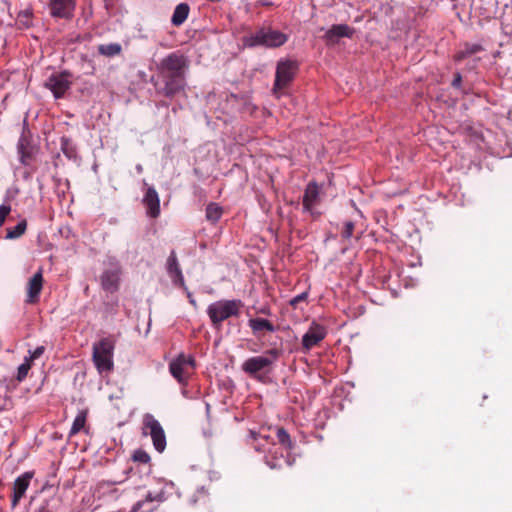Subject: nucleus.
<instances>
[{"instance_id": "nucleus-1", "label": "nucleus", "mask_w": 512, "mask_h": 512, "mask_svg": "<svg viewBox=\"0 0 512 512\" xmlns=\"http://www.w3.org/2000/svg\"><path fill=\"white\" fill-rule=\"evenodd\" d=\"M280 355L281 351L279 349L266 350L263 355L246 359L242 363V371L254 379L263 381L264 377L272 371L273 365Z\"/></svg>"}, {"instance_id": "nucleus-2", "label": "nucleus", "mask_w": 512, "mask_h": 512, "mask_svg": "<svg viewBox=\"0 0 512 512\" xmlns=\"http://www.w3.org/2000/svg\"><path fill=\"white\" fill-rule=\"evenodd\" d=\"M243 302L239 299H222L211 303L207 307V315L216 329H220L224 321L231 317H239Z\"/></svg>"}, {"instance_id": "nucleus-3", "label": "nucleus", "mask_w": 512, "mask_h": 512, "mask_svg": "<svg viewBox=\"0 0 512 512\" xmlns=\"http://www.w3.org/2000/svg\"><path fill=\"white\" fill-rule=\"evenodd\" d=\"M115 344L116 339L112 335L102 338L93 344L92 360L100 373L113 370Z\"/></svg>"}, {"instance_id": "nucleus-4", "label": "nucleus", "mask_w": 512, "mask_h": 512, "mask_svg": "<svg viewBox=\"0 0 512 512\" xmlns=\"http://www.w3.org/2000/svg\"><path fill=\"white\" fill-rule=\"evenodd\" d=\"M298 68L299 66L297 61L291 59L278 61L275 72V81L272 88L274 96L279 98L281 92L289 87L297 74Z\"/></svg>"}, {"instance_id": "nucleus-5", "label": "nucleus", "mask_w": 512, "mask_h": 512, "mask_svg": "<svg viewBox=\"0 0 512 512\" xmlns=\"http://www.w3.org/2000/svg\"><path fill=\"white\" fill-rule=\"evenodd\" d=\"M287 40L288 36L278 30L261 28L247 37L245 44L249 47L265 46L267 48H277L284 45Z\"/></svg>"}, {"instance_id": "nucleus-6", "label": "nucleus", "mask_w": 512, "mask_h": 512, "mask_svg": "<svg viewBox=\"0 0 512 512\" xmlns=\"http://www.w3.org/2000/svg\"><path fill=\"white\" fill-rule=\"evenodd\" d=\"M155 92L159 96L173 99L176 95L185 91L186 79H180L169 75L157 73L156 77L151 78Z\"/></svg>"}, {"instance_id": "nucleus-7", "label": "nucleus", "mask_w": 512, "mask_h": 512, "mask_svg": "<svg viewBox=\"0 0 512 512\" xmlns=\"http://www.w3.org/2000/svg\"><path fill=\"white\" fill-rule=\"evenodd\" d=\"M188 66L189 61L186 56L179 52H172L161 59L157 65V71L164 75L186 79Z\"/></svg>"}, {"instance_id": "nucleus-8", "label": "nucleus", "mask_w": 512, "mask_h": 512, "mask_svg": "<svg viewBox=\"0 0 512 512\" xmlns=\"http://www.w3.org/2000/svg\"><path fill=\"white\" fill-rule=\"evenodd\" d=\"M142 425L143 435H149L154 448L162 453L166 448V435L159 421L152 414L146 413L143 415Z\"/></svg>"}, {"instance_id": "nucleus-9", "label": "nucleus", "mask_w": 512, "mask_h": 512, "mask_svg": "<svg viewBox=\"0 0 512 512\" xmlns=\"http://www.w3.org/2000/svg\"><path fill=\"white\" fill-rule=\"evenodd\" d=\"M195 369V360L190 355L179 354L169 364V370L172 376L181 384L187 382V379Z\"/></svg>"}, {"instance_id": "nucleus-10", "label": "nucleus", "mask_w": 512, "mask_h": 512, "mask_svg": "<svg viewBox=\"0 0 512 512\" xmlns=\"http://www.w3.org/2000/svg\"><path fill=\"white\" fill-rule=\"evenodd\" d=\"M272 430V426H262L258 431L249 430L247 443L259 453L268 451L269 446L275 445Z\"/></svg>"}, {"instance_id": "nucleus-11", "label": "nucleus", "mask_w": 512, "mask_h": 512, "mask_svg": "<svg viewBox=\"0 0 512 512\" xmlns=\"http://www.w3.org/2000/svg\"><path fill=\"white\" fill-rule=\"evenodd\" d=\"M72 77L73 75L69 71L54 73L47 79L45 87L51 90L56 99H60L70 89Z\"/></svg>"}, {"instance_id": "nucleus-12", "label": "nucleus", "mask_w": 512, "mask_h": 512, "mask_svg": "<svg viewBox=\"0 0 512 512\" xmlns=\"http://www.w3.org/2000/svg\"><path fill=\"white\" fill-rule=\"evenodd\" d=\"M17 151L20 155V162L23 165H29L30 160L38 152V147L34 144L30 131L23 128L17 143Z\"/></svg>"}, {"instance_id": "nucleus-13", "label": "nucleus", "mask_w": 512, "mask_h": 512, "mask_svg": "<svg viewBox=\"0 0 512 512\" xmlns=\"http://www.w3.org/2000/svg\"><path fill=\"white\" fill-rule=\"evenodd\" d=\"M327 335V329L317 323L312 322L307 332L302 337V350L303 352L310 351L313 347L317 346Z\"/></svg>"}, {"instance_id": "nucleus-14", "label": "nucleus", "mask_w": 512, "mask_h": 512, "mask_svg": "<svg viewBox=\"0 0 512 512\" xmlns=\"http://www.w3.org/2000/svg\"><path fill=\"white\" fill-rule=\"evenodd\" d=\"M34 473L32 471H27L17 477L13 483L12 487V496H11V506L12 509L16 508L19 504L20 500L25 495L27 489L30 486L31 479L33 478Z\"/></svg>"}, {"instance_id": "nucleus-15", "label": "nucleus", "mask_w": 512, "mask_h": 512, "mask_svg": "<svg viewBox=\"0 0 512 512\" xmlns=\"http://www.w3.org/2000/svg\"><path fill=\"white\" fill-rule=\"evenodd\" d=\"M164 492H148L143 500L134 504L130 512H154L164 502Z\"/></svg>"}, {"instance_id": "nucleus-16", "label": "nucleus", "mask_w": 512, "mask_h": 512, "mask_svg": "<svg viewBox=\"0 0 512 512\" xmlns=\"http://www.w3.org/2000/svg\"><path fill=\"white\" fill-rule=\"evenodd\" d=\"M50 14L54 18L71 19L75 10L72 0H50Z\"/></svg>"}, {"instance_id": "nucleus-17", "label": "nucleus", "mask_w": 512, "mask_h": 512, "mask_svg": "<svg viewBox=\"0 0 512 512\" xmlns=\"http://www.w3.org/2000/svg\"><path fill=\"white\" fill-rule=\"evenodd\" d=\"M121 270L119 268L106 269L100 276L101 287L104 291L115 293L119 289Z\"/></svg>"}, {"instance_id": "nucleus-18", "label": "nucleus", "mask_w": 512, "mask_h": 512, "mask_svg": "<svg viewBox=\"0 0 512 512\" xmlns=\"http://www.w3.org/2000/svg\"><path fill=\"white\" fill-rule=\"evenodd\" d=\"M42 270L36 272L29 280L27 285L26 303L35 304L39 301V296L43 288Z\"/></svg>"}, {"instance_id": "nucleus-19", "label": "nucleus", "mask_w": 512, "mask_h": 512, "mask_svg": "<svg viewBox=\"0 0 512 512\" xmlns=\"http://www.w3.org/2000/svg\"><path fill=\"white\" fill-rule=\"evenodd\" d=\"M354 29L347 24L332 25L331 28L325 33L324 38L327 44L334 45L338 43L342 37L351 38Z\"/></svg>"}, {"instance_id": "nucleus-20", "label": "nucleus", "mask_w": 512, "mask_h": 512, "mask_svg": "<svg viewBox=\"0 0 512 512\" xmlns=\"http://www.w3.org/2000/svg\"><path fill=\"white\" fill-rule=\"evenodd\" d=\"M319 202V187L315 182H310L303 195V210L315 216L313 207Z\"/></svg>"}, {"instance_id": "nucleus-21", "label": "nucleus", "mask_w": 512, "mask_h": 512, "mask_svg": "<svg viewBox=\"0 0 512 512\" xmlns=\"http://www.w3.org/2000/svg\"><path fill=\"white\" fill-rule=\"evenodd\" d=\"M143 203L147 209V214L151 218H157L160 214V199L157 191L153 187H148L143 198Z\"/></svg>"}, {"instance_id": "nucleus-22", "label": "nucleus", "mask_w": 512, "mask_h": 512, "mask_svg": "<svg viewBox=\"0 0 512 512\" xmlns=\"http://www.w3.org/2000/svg\"><path fill=\"white\" fill-rule=\"evenodd\" d=\"M248 325L252 330V333L256 337L263 336L265 332H274L275 326L273 323L264 318H251L248 321Z\"/></svg>"}, {"instance_id": "nucleus-23", "label": "nucleus", "mask_w": 512, "mask_h": 512, "mask_svg": "<svg viewBox=\"0 0 512 512\" xmlns=\"http://www.w3.org/2000/svg\"><path fill=\"white\" fill-rule=\"evenodd\" d=\"M190 13V6L187 3L178 4L172 14L171 23L172 25L179 27L181 26L188 18Z\"/></svg>"}, {"instance_id": "nucleus-24", "label": "nucleus", "mask_w": 512, "mask_h": 512, "mask_svg": "<svg viewBox=\"0 0 512 512\" xmlns=\"http://www.w3.org/2000/svg\"><path fill=\"white\" fill-rule=\"evenodd\" d=\"M61 151L70 160H76L78 158L76 145L68 137L63 136L61 138Z\"/></svg>"}, {"instance_id": "nucleus-25", "label": "nucleus", "mask_w": 512, "mask_h": 512, "mask_svg": "<svg viewBox=\"0 0 512 512\" xmlns=\"http://www.w3.org/2000/svg\"><path fill=\"white\" fill-rule=\"evenodd\" d=\"M482 50H483V48H482V46L480 44H475V43L474 44H469V43H466L464 45V48L459 50L455 54L454 59H455V61L459 62V61H462L465 58H467V57H469V56H471L473 54H476V53H478V52H480Z\"/></svg>"}, {"instance_id": "nucleus-26", "label": "nucleus", "mask_w": 512, "mask_h": 512, "mask_svg": "<svg viewBox=\"0 0 512 512\" xmlns=\"http://www.w3.org/2000/svg\"><path fill=\"white\" fill-rule=\"evenodd\" d=\"M87 410H81L75 417L72 427L69 431V437L75 436L81 430L85 429L86 420H87Z\"/></svg>"}, {"instance_id": "nucleus-27", "label": "nucleus", "mask_w": 512, "mask_h": 512, "mask_svg": "<svg viewBox=\"0 0 512 512\" xmlns=\"http://www.w3.org/2000/svg\"><path fill=\"white\" fill-rule=\"evenodd\" d=\"M122 52V46L119 43L101 44L98 46V53L105 57H115Z\"/></svg>"}, {"instance_id": "nucleus-28", "label": "nucleus", "mask_w": 512, "mask_h": 512, "mask_svg": "<svg viewBox=\"0 0 512 512\" xmlns=\"http://www.w3.org/2000/svg\"><path fill=\"white\" fill-rule=\"evenodd\" d=\"M272 433L277 437L282 446L289 450L293 448V442L290 435L283 427H273Z\"/></svg>"}, {"instance_id": "nucleus-29", "label": "nucleus", "mask_w": 512, "mask_h": 512, "mask_svg": "<svg viewBox=\"0 0 512 512\" xmlns=\"http://www.w3.org/2000/svg\"><path fill=\"white\" fill-rule=\"evenodd\" d=\"M222 213V208L216 203H210L206 207V218L213 223H216L221 218Z\"/></svg>"}, {"instance_id": "nucleus-30", "label": "nucleus", "mask_w": 512, "mask_h": 512, "mask_svg": "<svg viewBox=\"0 0 512 512\" xmlns=\"http://www.w3.org/2000/svg\"><path fill=\"white\" fill-rule=\"evenodd\" d=\"M32 10L25 9L18 13L17 24L19 28H29L32 25Z\"/></svg>"}, {"instance_id": "nucleus-31", "label": "nucleus", "mask_w": 512, "mask_h": 512, "mask_svg": "<svg viewBox=\"0 0 512 512\" xmlns=\"http://www.w3.org/2000/svg\"><path fill=\"white\" fill-rule=\"evenodd\" d=\"M27 228V224L25 220L20 221L14 228L7 229L6 238L8 239H16L22 236Z\"/></svg>"}, {"instance_id": "nucleus-32", "label": "nucleus", "mask_w": 512, "mask_h": 512, "mask_svg": "<svg viewBox=\"0 0 512 512\" xmlns=\"http://www.w3.org/2000/svg\"><path fill=\"white\" fill-rule=\"evenodd\" d=\"M167 272L169 275L182 271L175 251H172L167 259Z\"/></svg>"}, {"instance_id": "nucleus-33", "label": "nucleus", "mask_w": 512, "mask_h": 512, "mask_svg": "<svg viewBox=\"0 0 512 512\" xmlns=\"http://www.w3.org/2000/svg\"><path fill=\"white\" fill-rule=\"evenodd\" d=\"M31 365L32 362L29 359L25 358V361L18 367L16 379L19 382L23 381L27 377Z\"/></svg>"}, {"instance_id": "nucleus-34", "label": "nucleus", "mask_w": 512, "mask_h": 512, "mask_svg": "<svg viewBox=\"0 0 512 512\" xmlns=\"http://www.w3.org/2000/svg\"><path fill=\"white\" fill-rule=\"evenodd\" d=\"M172 279V282L175 286H179L183 290H187V286L184 281V276L182 274V271H178V273H174L169 275Z\"/></svg>"}, {"instance_id": "nucleus-35", "label": "nucleus", "mask_w": 512, "mask_h": 512, "mask_svg": "<svg viewBox=\"0 0 512 512\" xmlns=\"http://www.w3.org/2000/svg\"><path fill=\"white\" fill-rule=\"evenodd\" d=\"M308 295H309V292L308 291H304L301 294L293 297L289 301L290 306L292 308L296 309L301 302H306L307 301Z\"/></svg>"}, {"instance_id": "nucleus-36", "label": "nucleus", "mask_w": 512, "mask_h": 512, "mask_svg": "<svg viewBox=\"0 0 512 512\" xmlns=\"http://www.w3.org/2000/svg\"><path fill=\"white\" fill-rule=\"evenodd\" d=\"M355 225L352 221H347L344 224L343 230L341 232V236L343 239H350L353 235Z\"/></svg>"}, {"instance_id": "nucleus-37", "label": "nucleus", "mask_w": 512, "mask_h": 512, "mask_svg": "<svg viewBox=\"0 0 512 512\" xmlns=\"http://www.w3.org/2000/svg\"><path fill=\"white\" fill-rule=\"evenodd\" d=\"M133 459L136 462H140V463H144L145 464V463H148L150 461V456L148 455V453H146L143 450H137L133 454Z\"/></svg>"}, {"instance_id": "nucleus-38", "label": "nucleus", "mask_w": 512, "mask_h": 512, "mask_svg": "<svg viewBox=\"0 0 512 512\" xmlns=\"http://www.w3.org/2000/svg\"><path fill=\"white\" fill-rule=\"evenodd\" d=\"M265 462L271 469H280L282 467L281 461L276 456H266Z\"/></svg>"}, {"instance_id": "nucleus-39", "label": "nucleus", "mask_w": 512, "mask_h": 512, "mask_svg": "<svg viewBox=\"0 0 512 512\" xmlns=\"http://www.w3.org/2000/svg\"><path fill=\"white\" fill-rule=\"evenodd\" d=\"M44 351H45L44 346H38L35 348L34 351L31 352L30 356L26 357V358L29 359L31 362H33L34 360L40 358L43 355Z\"/></svg>"}, {"instance_id": "nucleus-40", "label": "nucleus", "mask_w": 512, "mask_h": 512, "mask_svg": "<svg viewBox=\"0 0 512 512\" xmlns=\"http://www.w3.org/2000/svg\"><path fill=\"white\" fill-rule=\"evenodd\" d=\"M11 211V207L9 205H1L0 206V226H2L6 220V217L9 215Z\"/></svg>"}, {"instance_id": "nucleus-41", "label": "nucleus", "mask_w": 512, "mask_h": 512, "mask_svg": "<svg viewBox=\"0 0 512 512\" xmlns=\"http://www.w3.org/2000/svg\"><path fill=\"white\" fill-rule=\"evenodd\" d=\"M461 83H462V76H461V74H460V73H456V74L454 75V79H453V81H452V86H453L454 88H459V87H460V85H461Z\"/></svg>"}, {"instance_id": "nucleus-42", "label": "nucleus", "mask_w": 512, "mask_h": 512, "mask_svg": "<svg viewBox=\"0 0 512 512\" xmlns=\"http://www.w3.org/2000/svg\"><path fill=\"white\" fill-rule=\"evenodd\" d=\"M184 292L186 293L187 295V298L189 300V303L192 304L194 307H197V302L196 300L194 299L192 293L189 291V289L187 288V290H184Z\"/></svg>"}, {"instance_id": "nucleus-43", "label": "nucleus", "mask_w": 512, "mask_h": 512, "mask_svg": "<svg viewBox=\"0 0 512 512\" xmlns=\"http://www.w3.org/2000/svg\"><path fill=\"white\" fill-rule=\"evenodd\" d=\"M284 462H286L288 465H291V462L288 459H284Z\"/></svg>"}]
</instances>
